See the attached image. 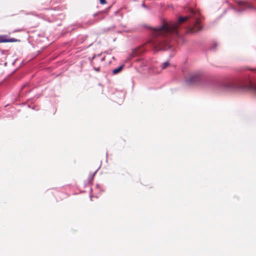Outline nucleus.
<instances>
[{
  "label": "nucleus",
  "instance_id": "f257e3e1",
  "mask_svg": "<svg viewBox=\"0 0 256 256\" xmlns=\"http://www.w3.org/2000/svg\"><path fill=\"white\" fill-rule=\"evenodd\" d=\"M200 18L199 12L192 10L189 16H180L178 22L164 23L162 26L154 29V38L150 42V43L156 50H166L170 48L169 42L170 36L172 34L178 35V28L180 24L187 21L190 18L194 19L193 24L189 27L188 32H196L202 29V26L200 25Z\"/></svg>",
  "mask_w": 256,
  "mask_h": 256
},
{
  "label": "nucleus",
  "instance_id": "f03ea898",
  "mask_svg": "<svg viewBox=\"0 0 256 256\" xmlns=\"http://www.w3.org/2000/svg\"><path fill=\"white\" fill-rule=\"evenodd\" d=\"M240 88L249 90L256 93V84L252 82L250 80L248 81L246 84H242L238 86Z\"/></svg>",
  "mask_w": 256,
  "mask_h": 256
},
{
  "label": "nucleus",
  "instance_id": "7ed1b4c3",
  "mask_svg": "<svg viewBox=\"0 0 256 256\" xmlns=\"http://www.w3.org/2000/svg\"><path fill=\"white\" fill-rule=\"evenodd\" d=\"M254 8V6L247 2L242 1L238 3V10L240 11Z\"/></svg>",
  "mask_w": 256,
  "mask_h": 256
},
{
  "label": "nucleus",
  "instance_id": "20e7f679",
  "mask_svg": "<svg viewBox=\"0 0 256 256\" xmlns=\"http://www.w3.org/2000/svg\"><path fill=\"white\" fill-rule=\"evenodd\" d=\"M18 41L19 40L14 38H8V36L6 35H0V43L8 42H16Z\"/></svg>",
  "mask_w": 256,
  "mask_h": 256
},
{
  "label": "nucleus",
  "instance_id": "39448f33",
  "mask_svg": "<svg viewBox=\"0 0 256 256\" xmlns=\"http://www.w3.org/2000/svg\"><path fill=\"white\" fill-rule=\"evenodd\" d=\"M199 80H200L199 74H194L190 77V78L188 80V82L190 84H194V83L198 81Z\"/></svg>",
  "mask_w": 256,
  "mask_h": 256
},
{
  "label": "nucleus",
  "instance_id": "423d86ee",
  "mask_svg": "<svg viewBox=\"0 0 256 256\" xmlns=\"http://www.w3.org/2000/svg\"><path fill=\"white\" fill-rule=\"evenodd\" d=\"M124 65H121L118 68L112 70V74H114L119 73L123 69Z\"/></svg>",
  "mask_w": 256,
  "mask_h": 256
},
{
  "label": "nucleus",
  "instance_id": "0eeeda50",
  "mask_svg": "<svg viewBox=\"0 0 256 256\" xmlns=\"http://www.w3.org/2000/svg\"><path fill=\"white\" fill-rule=\"evenodd\" d=\"M170 66V63L168 62H166L162 64V69H165Z\"/></svg>",
  "mask_w": 256,
  "mask_h": 256
},
{
  "label": "nucleus",
  "instance_id": "6e6552de",
  "mask_svg": "<svg viewBox=\"0 0 256 256\" xmlns=\"http://www.w3.org/2000/svg\"><path fill=\"white\" fill-rule=\"evenodd\" d=\"M139 50H140V49H138V50H134L133 51V52H132V55H133L134 56H136V55L138 54H140V52H138Z\"/></svg>",
  "mask_w": 256,
  "mask_h": 256
},
{
  "label": "nucleus",
  "instance_id": "1a4fd4ad",
  "mask_svg": "<svg viewBox=\"0 0 256 256\" xmlns=\"http://www.w3.org/2000/svg\"><path fill=\"white\" fill-rule=\"evenodd\" d=\"M100 2L101 4H106V0H100Z\"/></svg>",
  "mask_w": 256,
  "mask_h": 256
},
{
  "label": "nucleus",
  "instance_id": "9d476101",
  "mask_svg": "<svg viewBox=\"0 0 256 256\" xmlns=\"http://www.w3.org/2000/svg\"><path fill=\"white\" fill-rule=\"evenodd\" d=\"M94 70L97 71V72H98L100 70V68H94Z\"/></svg>",
  "mask_w": 256,
  "mask_h": 256
}]
</instances>
